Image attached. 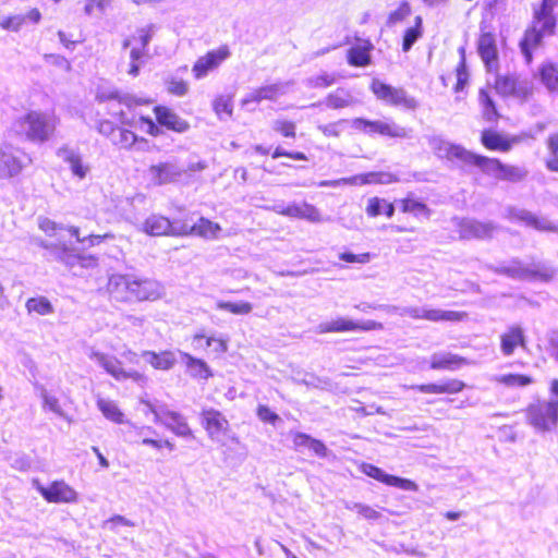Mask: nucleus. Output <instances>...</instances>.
Segmentation results:
<instances>
[{"label": "nucleus", "mask_w": 558, "mask_h": 558, "mask_svg": "<svg viewBox=\"0 0 558 558\" xmlns=\"http://www.w3.org/2000/svg\"><path fill=\"white\" fill-rule=\"evenodd\" d=\"M554 5L549 0H543L539 9L534 12L533 25L526 31L524 39L521 43V48L527 61L531 60V47H536L541 44L543 37L554 34L556 27V19L553 15Z\"/></svg>", "instance_id": "39448f33"}, {"label": "nucleus", "mask_w": 558, "mask_h": 558, "mask_svg": "<svg viewBox=\"0 0 558 558\" xmlns=\"http://www.w3.org/2000/svg\"><path fill=\"white\" fill-rule=\"evenodd\" d=\"M31 161V157L22 150L0 148V174H17Z\"/></svg>", "instance_id": "2eb2a0df"}, {"label": "nucleus", "mask_w": 558, "mask_h": 558, "mask_svg": "<svg viewBox=\"0 0 558 558\" xmlns=\"http://www.w3.org/2000/svg\"><path fill=\"white\" fill-rule=\"evenodd\" d=\"M478 52L488 71H493L497 64V48L492 34H483L478 40Z\"/></svg>", "instance_id": "b1692460"}, {"label": "nucleus", "mask_w": 558, "mask_h": 558, "mask_svg": "<svg viewBox=\"0 0 558 558\" xmlns=\"http://www.w3.org/2000/svg\"><path fill=\"white\" fill-rule=\"evenodd\" d=\"M463 380L451 378L440 384L429 383L413 386L415 391L428 395H457L465 389Z\"/></svg>", "instance_id": "6ab92c4d"}, {"label": "nucleus", "mask_w": 558, "mask_h": 558, "mask_svg": "<svg viewBox=\"0 0 558 558\" xmlns=\"http://www.w3.org/2000/svg\"><path fill=\"white\" fill-rule=\"evenodd\" d=\"M201 424L210 439L219 440L230 432V423L222 412L214 408H204Z\"/></svg>", "instance_id": "9d476101"}, {"label": "nucleus", "mask_w": 558, "mask_h": 558, "mask_svg": "<svg viewBox=\"0 0 558 558\" xmlns=\"http://www.w3.org/2000/svg\"><path fill=\"white\" fill-rule=\"evenodd\" d=\"M216 307L233 315H247L252 312L253 305L250 302L218 301Z\"/></svg>", "instance_id": "ea45409f"}, {"label": "nucleus", "mask_w": 558, "mask_h": 558, "mask_svg": "<svg viewBox=\"0 0 558 558\" xmlns=\"http://www.w3.org/2000/svg\"><path fill=\"white\" fill-rule=\"evenodd\" d=\"M548 149L551 155L547 161L548 169L558 172V133L549 136Z\"/></svg>", "instance_id": "864d4df0"}, {"label": "nucleus", "mask_w": 558, "mask_h": 558, "mask_svg": "<svg viewBox=\"0 0 558 558\" xmlns=\"http://www.w3.org/2000/svg\"><path fill=\"white\" fill-rule=\"evenodd\" d=\"M56 236V240L50 242L37 240V244L50 252L56 260L63 263L66 266H73L75 263L85 265V262L87 260L93 263L96 262V258L92 255L85 256L80 254L75 246L71 242L65 241L60 233Z\"/></svg>", "instance_id": "0eeeda50"}, {"label": "nucleus", "mask_w": 558, "mask_h": 558, "mask_svg": "<svg viewBox=\"0 0 558 558\" xmlns=\"http://www.w3.org/2000/svg\"><path fill=\"white\" fill-rule=\"evenodd\" d=\"M372 90L376 97L389 105L402 106L405 109L414 110L418 107V102L411 97L402 88H395L378 80L373 81Z\"/></svg>", "instance_id": "1a4fd4ad"}, {"label": "nucleus", "mask_w": 558, "mask_h": 558, "mask_svg": "<svg viewBox=\"0 0 558 558\" xmlns=\"http://www.w3.org/2000/svg\"><path fill=\"white\" fill-rule=\"evenodd\" d=\"M100 100L105 99H117L120 104H123L128 107H132L133 105L146 104L147 101L136 100L133 96L130 95H120L118 92H111L109 94L101 93L98 95Z\"/></svg>", "instance_id": "5fc2aeb1"}, {"label": "nucleus", "mask_w": 558, "mask_h": 558, "mask_svg": "<svg viewBox=\"0 0 558 558\" xmlns=\"http://www.w3.org/2000/svg\"><path fill=\"white\" fill-rule=\"evenodd\" d=\"M140 121L142 123V129L145 130L148 134L157 136L160 133L159 128L155 124L153 119L148 117H141Z\"/></svg>", "instance_id": "774afa93"}, {"label": "nucleus", "mask_w": 558, "mask_h": 558, "mask_svg": "<svg viewBox=\"0 0 558 558\" xmlns=\"http://www.w3.org/2000/svg\"><path fill=\"white\" fill-rule=\"evenodd\" d=\"M371 57L368 48L365 46H355L348 50V62L354 66H365L369 63Z\"/></svg>", "instance_id": "79ce46f5"}, {"label": "nucleus", "mask_w": 558, "mask_h": 558, "mask_svg": "<svg viewBox=\"0 0 558 558\" xmlns=\"http://www.w3.org/2000/svg\"><path fill=\"white\" fill-rule=\"evenodd\" d=\"M163 422L168 429L180 437L193 438V430L190 428L185 417L178 412H167L163 414Z\"/></svg>", "instance_id": "a878e982"}, {"label": "nucleus", "mask_w": 558, "mask_h": 558, "mask_svg": "<svg viewBox=\"0 0 558 558\" xmlns=\"http://www.w3.org/2000/svg\"><path fill=\"white\" fill-rule=\"evenodd\" d=\"M112 137L122 147H130L136 141V135L132 131L120 128L112 130Z\"/></svg>", "instance_id": "603ef678"}, {"label": "nucleus", "mask_w": 558, "mask_h": 558, "mask_svg": "<svg viewBox=\"0 0 558 558\" xmlns=\"http://www.w3.org/2000/svg\"><path fill=\"white\" fill-rule=\"evenodd\" d=\"M339 259L348 264H367L372 259V254L368 252L360 254L342 252L339 254Z\"/></svg>", "instance_id": "6e6d98bb"}, {"label": "nucleus", "mask_w": 558, "mask_h": 558, "mask_svg": "<svg viewBox=\"0 0 558 558\" xmlns=\"http://www.w3.org/2000/svg\"><path fill=\"white\" fill-rule=\"evenodd\" d=\"M191 230L199 236L214 239L218 236L221 228L217 222L206 218H199L198 221L192 226Z\"/></svg>", "instance_id": "e433bc0d"}, {"label": "nucleus", "mask_w": 558, "mask_h": 558, "mask_svg": "<svg viewBox=\"0 0 558 558\" xmlns=\"http://www.w3.org/2000/svg\"><path fill=\"white\" fill-rule=\"evenodd\" d=\"M478 101L483 108L484 118L488 121L495 120L497 117V110L492 97L486 89H480Z\"/></svg>", "instance_id": "49530a36"}, {"label": "nucleus", "mask_w": 558, "mask_h": 558, "mask_svg": "<svg viewBox=\"0 0 558 558\" xmlns=\"http://www.w3.org/2000/svg\"><path fill=\"white\" fill-rule=\"evenodd\" d=\"M171 229L170 220L161 215H150L143 223L144 232L154 236L166 235Z\"/></svg>", "instance_id": "bb28decb"}, {"label": "nucleus", "mask_w": 558, "mask_h": 558, "mask_svg": "<svg viewBox=\"0 0 558 558\" xmlns=\"http://www.w3.org/2000/svg\"><path fill=\"white\" fill-rule=\"evenodd\" d=\"M478 101L483 108L484 118L488 121L495 120L497 117V110L492 97L486 89H480Z\"/></svg>", "instance_id": "a18cd8bd"}, {"label": "nucleus", "mask_w": 558, "mask_h": 558, "mask_svg": "<svg viewBox=\"0 0 558 558\" xmlns=\"http://www.w3.org/2000/svg\"><path fill=\"white\" fill-rule=\"evenodd\" d=\"M25 307L28 314L34 313L45 316L53 313V305L45 296L29 298L25 303Z\"/></svg>", "instance_id": "f704fd0d"}, {"label": "nucleus", "mask_w": 558, "mask_h": 558, "mask_svg": "<svg viewBox=\"0 0 558 558\" xmlns=\"http://www.w3.org/2000/svg\"><path fill=\"white\" fill-rule=\"evenodd\" d=\"M324 102L328 108L337 110L352 107L357 102V100L351 92L344 88H338L333 93L328 94Z\"/></svg>", "instance_id": "c756f323"}, {"label": "nucleus", "mask_w": 558, "mask_h": 558, "mask_svg": "<svg viewBox=\"0 0 558 558\" xmlns=\"http://www.w3.org/2000/svg\"><path fill=\"white\" fill-rule=\"evenodd\" d=\"M400 209L404 214H412L415 217L423 216L428 218L430 210L427 205L421 201L407 196L399 201Z\"/></svg>", "instance_id": "473e14b6"}, {"label": "nucleus", "mask_w": 558, "mask_h": 558, "mask_svg": "<svg viewBox=\"0 0 558 558\" xmlns=\"http://www.w3.org/2000/svg\"><path fill=\"white\" fill-rule=\"evenodd\" d=\"M469 364L470 361L461 355L451 353L433 354L429 361V368L434 371H457Z\"/></svg>", "instance_id": "5701e85b"}, {"label": "nucleus", "mask_w": 558, "mask_h": 558, "mask_svg": "<svg viewBox=\"0 0 558 558\" xmlns=\"http://www.w3.org/2000/svg\"><path fill=\"white\" fill-rule=\"evenodd\" d=\"M97 407L106 418L117 424L123 423L124 415L113 401L99 399L97 400Z\"/></svg>", "instance_id": "4c0bfd02"}, {"label": "nucleus", "mask_w": 558, "mask_h": 558, "mask_svg": "<svg viewBox=\"0 0 558 558\" xmlns=\"http://www.w3.org/2000/svg\"><path fill=\"white\" fill-rule=\"evenodd\" d=\"M497 93L509 96L517 94V80L512 76H498L495 82Z\"/></svg>", "instance_id": "3c124183"}, {"label": "nucleus", "mask_w": 558, "mask_h": 558, "mask_svg": "<svg viewBox=\"0 0 558 558\" xmlns=\"http://www.w3.org/2000/svg\"><path fill=\"white\" fill-rule=\"evenodd\" d=\"M256 415L262 422L269 423L272 425H275L279 421V415L264 404H259L256 408Z\"/></svg>", "instance_id": "bf43d9fd"}, {"label": "nucleus", "mask_w": 558, "mask_h": 558, "mask_svg": "<svg viewBox=\"0 0 558 558\" xmlns=\"http://www.w3.org/2000/svg\"><path fill=\"white\" fill-rule=\"evenodd\" d=\"M59 119L52 113L41 110H29L17 117L11 125V131L33 143H45L52 138Z\"/></svg>", "instance_id": "7ed1b4c3"}, {"label": "nucleus", "mask_w": 558, "mask_h": 558, "mask_svg": "<svg viewBox=\"0 0 558 558\" xmlns=\"http://www.w3.org/2000/svg\"><path fill=\"white\" fill-rule=\"evenodd\" d=\"M384 201L378 197H372L368 199L367 206H366V214L369 217H376L381 214Z\"/></svg>", "instance_id": "338daca9"}, {"label": "nucleus", "mask_w": 558, "mask_h": 558, "mask_svg": "<svg viewBox=\"0 0 558 558\" xmlns=\"http://www.w3.org/2000/svg\"><path fill=\"white\" fill-rule=\"evenodd\" d=\"M214 110L222 119V114L230 117L232 114V101L230 97L220 96L214 101Z\"/></svg>", "instance_id": "4d7b16f0"}, {"label": "nucleus", "mask_w": 558, "mask_h": 558, "mask_svg": "<svg viewBox=\"0 0 558 558\" xmlns=\"http://www.w3.org/2000/svg\"><path fill=\"white\" fill-rule=\"evenodd\" d=\"M500 351L505 356H511L519 349H526V338L524 330L519 325L508 327L499 336Z\"/></svg>", "instance_id": "f3484780"}, {"label": "nucleus", "mask_w": 558, "mask_h": 558, "mask_svg": "<svg viewBox=\"0 0 558 558\" xmlns=\"http://www.w3.org/2000/svg\"><path fill=\"white\" fill-rule=\"evenodd\" d=\"M37 490L50 504H73L78 500L76 490L63 480L53 481L48 486L38 485Z\"/></svg>", "instance_id": "9b49d317"}, {"label": "nucleus", "mask_w": 558, "mask_h": 558, "mask_svg": "<svg viewBox=\"0 0 558 558\" xmlns=\"http://www.w3.org/2000/svg\"><path fill=\"white\" fill-rule=\"evenodd\" d=\"M39 229L44 231L48 236L53 238L59 234V232L64 231L65 229L62 226L57 225L54 221L49 218L39 219Z\"/></svg>", "instance_id": "13d9d810"}, {"label": "nucleus", "mask_w": 558, "mask_h": 558, "mask_svg": "<svg viewBox=\"0 0 558 558\" xmlns=\"http://www.w3.org/2000/svg\"><path fill=\"white\" fill-rule=\"evenodd\" d=\"M497 383L508 388H522L534 383V378L527 374L509 373L497 378Z\"/></svg>", "instance_id": "72a5a7b5"}, {"label": "nucleus", "mask_w": 558, "mask_h": 558, "mask_svg": "<svg viewBox=\"0 0 558 558\" xmlns=\"http://www.w3.org/2000/svg\"><path fill=\"white\" fill-rule=\"evenodd\" d=\"M90 357L116 380H132L134 383H144L146 377L143 373L128 367L138 363V355L132 350H126L121 354L122 360L104 352H93Z\"/></svg>", "instance_id": "20e7f679"}, {"label": "nucleus", "mask_w": 558, "mask_h": 558, "mask_svg": "<svg viewBox=\"0 0 558 558\" xmlns=\"http://www.w3.org/2000/svg\"><path fill=\"white\" fill-rule=\"evenodd\" d=\"M292 85L293 82L288 81L258 87L247 94L242 100V104L247 105L250 102H260L262 100H277L280 96L286 95Z\"/></svg>", "instance_id": "dca6fc26"}, {"label": "nucleus", "mask_w": 558, "mask_h": 558, "mask_svg": "<svg viewBox=\"0 0 558 558\" xmlns=\"http://www.w3.org/2000/svg\"><path fill=\"white\" fill-rule=\"evenodd\" d=\"M422 19L421 16L415 17V26L410 27L405 31L403 43H402V49L403 51H409L414 43L422 36Z\"/></svg>", "instance_id": "de8ad7c7"}, {"label": "nucleus", "mask_w": 558, "mask_h": 558, "mask_svg": "<svg viewBox=\"0 0 558 558\" xmlns=\"http://www.w3.org/2000/svg\"><path fill=\"white\" fill-rule=\"evenodd\" d=\"M539 80L550 93H558V68L553 63H545L539 68Z\"/></svg>", "instance_id": "2f4dec72"}, {"label": "nucleus", "mask_w": 558, "mask_h": 558, "mask_svg": "<svg viewBox=\"0 0 558 558\" xmlns=\"http://www.w3.org/2000/svg\"><path fill=\"white\" fill-rule=\"evenodd\" d=\"M57 157L69 166V170L73 174H86L90 171L89 166L83 161L80 153L70 146L60 147L57 150Z\"/></svg>", "instance_id": "4be33fe9"}, {"label": "nucleus", "mask_w": 558, "mask_h": 558, "mask_svg": "<svg viewBox=\"0 0 558 558\" xmlns=\"http://www.w3.org/2000/svg\"><path fill=\"white\" fill-rule=\"evenodd\" d=\"M144 355L147 357L148 363L155 369L168 371L171 369L177 363L175 355L170 350H163L160 352L145 351Z\"/></svg>", "instance_id": "c85d7f7f"}, {"label": "nucleus", "mask_w": 558, "mask_h": 558, "mask_svg": "<svg viewBox=\"0 0 558 558\" xmlns=\"http://www.w3.org/2000/svg\"><path fill=\"white\" fill-rule=\"evenodd\" d=\"M353 509L356 513L366 520H377L380 517L379 511L364 504H354Z\"/></svg>", "instance_id": "e2e57ef3"}, {"label": "nucleus", "mask_w": 558, "mask_h": 558, "mask_svg": "<svg viewBox=\"0 0 558 558\" xmlns=\"http://www.w3.org/2000/svg\"><path fill=\"white\" fill-rule=\"evenodd\" d=\"M182 357L189 374L193 378L207 380L213 377L210 367L203 359L195 357L190 353H183Z\"/></svg>", "instance_id": "393cba45"}, {"label": "nucleus", "mask_w": 558, "mask_h": 558, "mask_svg": "<svg viewBox=\"0 0 558 558\" xmlns=\"http://www.w3.org/2000/svg\"><path fill=\"white\" fill-rule=\"evenodd\" d=\"M518 219L523 221L526 226H530L538 231L553 232L557 231V227L547 221L546 219L538 218L529 211H521L518 215Z\"/></svg>", "instance_id": "c9c22d12"}, {"label": "nucleus", "mask_w": 558, "mask_h": 558, "mask_svg": "<svg viewBox=\"0 0 558 558\" xmlns=\"http://www.w3.org/2000/svg\"><path fill=\"white\" fill-rule=\"evenodd\" d=\"M158 123L178 133H183L189 130L190 124L179 117L173 110L157 106L154 109Z\"/></svg>", "instance_id": "aec40b11"}, {"label": "nucleus", "mask_w": 558, "mask_h": 558, "mask_svg": "<svg viewBox=\"0 0 558 558\" xmlns=\"http://www.w3.org/2000/svg\"><path fill=\"white\" fill-rule=\"evenodd\" d=\"M482 143L489 149L508 150L510 145L496 132L484 131L482 134Z\"/></svg>", "instance_id": "37998d69"}, {"label": "nucleus", "mask_w": 558, "mask_h": 558, "mask_svg": "<svg viewBox=\"0 0 558 558\" xmlns=\"http://www.w3.org/2000/svg\"><path fill=\"white\" fill-rule=\"evenodd\" d=\"M495 227L490 222L472 221L465 227L469 236L484 239L492 236Z\"/></svg>", "instance_id": "a19ab883"}, {"label": "nucleus", "mask_w": 558, "mask_h": 558, "mask_svg": "<svg viewBox=\"0 0 558 558\" xmlns=\"http://www.w3.org/2000/svg\"><path fill=\"white\" fill-rule=\"evenodd\" d=\"M337 81L332 73L323 72L318 75L306 78L305 85L310 88H325L331 86Z\"/></svg>", "instance_id": "09e8293b"}, {"label": "nucleus", "mask_w": 558, "mask_h": 558, "mask_svg": "<svg viewBox=\"0 0 558 558\" xmlns=\"http://www.w3.org/2000/svg\"><path fill=\"white\" fill-rule=\"evenodd\" d=\"M109 298L119 303L151 302L161 296L160 284L130 275H111L106 284Z\"/></svg>", "instance_id": "f03ea898"}, {"label": "nucleus", "mask_w": 558, "mask_h": 558, "mask_svg": "<svg viewBox=\"0 0 558 558\" xmlns=\"http://www.w3.org/2000/svg\"><path fill=\"white\" fill-rule=\"evenodd\" d=\"M428 144L433 153L440 159L460 169H477L485 174H497L501 165L496 159L478 156L459 144L451 143L441 136H432Z\"/></svg>", "instance_id": "f257e3e1"}, {"label": "nucleus", "mask_w": 558, "mask_h": 558, "mask_svg": "<svg viewBox=\"0 0 558 558\" xmlns=\"http://www.w3.org/2000/svg\"><path fill=\"white\" fill-rule=\"evenodd\" d=\"M25 17L23 15H14L10 17H0V26L4 29L17 32L24 24Z\"/></svg>", "instance_id": "680f3d73"}, {"label": "nucleus", "mask_w": 558, "mask_h": 558, "mask_svg": "<svg viewBox=\"0 0 558 558\" xmlns=\"http://www.w3.org/2000/svg\"><path fill=\"white\" fill-rule=\"evenodd\" d=\"M146 50L138 46L132 47L130 51V64L128 69V74L132 76H137L140 73L141 65L144 63V58L146 56Z\"/></svg>", "instance_id": "c03bdc74"}, {"label": "nucleus", "mask_w": 558, "mask_h": 558, "mask_svg": "<svg viewBox=\"0 0 558 558\" xmlns=\"http://www.w3.org/2000/svg\"><path fill=\"white\" fill-rule=\"evenodd\" d=\"M292 444L295 449L310 448L315 454L325 457L327 448L322 440L312 438L310 435L301 432L292 434Z\"/></svg>", "instance_id": "cd10ccee"}, {"label": "nucleus", "mask_w": 558, "mask_h": 558, "mask_svg": "<svg viewBox=\"0 0 558 558\" xmlns=\"http://www.w3.org/2000/svg\"><path fill=\"white\" fill-rule=\"evenodd\" d=\"M412 317L415 319H425L428 322H461L468 317L465 312H457V311H440V310H423L417 311L414 310L412 312Z\"/></svg>", "instance_id": "412c9836"}, {"label": "nucleus", "mask_w": 558, "mask_h": 558, "mask_svg": "<svg viewBox=\"0 0 558 558\" xmlns=\"http://www.w3.org/2000/svg\"><path fill=\"white\" fill-rule=\"evenodd\" d=\"M527 425L536 432L546 433L558 426V399H536L523 410Z\"/></svg>", "instance_id": "423d86ee"}, {"label": "nucleus", "mask_w": 558, "mask_h": 558, "mask_svg": "<svg viewBox=\"0 0 558 558\" xmlns=\"http://www.w3.org/2000/svg\"><path fill=\"white\" fill-rule=\"evenodd\" d=\"M345 125H350V120L340 119L336 122H331L328 124H319L317 129L326 136V137H339Z\"/></svg>", "instance_id": "8fccbe9b"}, {"label": "nucleus", "mask_w": 558, "mask_h": 558, "mask_svg": "<svg viewBox=\"0 0 558 558\" xmlns=\"http://www.w3.org/2000/svg\"><path fill=\"white\" fill-rule=\"evenodd\" d=\"M168 92L175 96H184L189 92V85L182 80H171L168 82Z\"/></svg>", "instance_id": "0e129e2a"}, {"label": "nucleus", "mask_w": 558, "mask_h": 558, "mask_svg": "<svg viewBox=\"0 0 558 558\" xmlns=\"http://www.w3.org/2000/svg\"><path fill=\"white\" fill-rule=\"evenodd\" d=\"M272 129L276 132L281 133L286 137L295 136V124L287 120H276L272 124Z\"/></svg>", "instance_id": "052dcab7"}, {"label": "nucleus", "mask_w": 558, "mask_h": 558, "mask_svg": "<svg viewBox=\"0 0 558 558\" xmlns=\"http://www.w3.org/2000/svg\"><path fill=\"white\" fill-rule=\"evenodd\" d=\"M229 56V48L227 46H221L218 49L211 50L205 56L198 58L192 69L195 78L201 80L205 77L210 71H214L225 60H227Z\"/></svg>", "instance_id": "4468645a"}, {"label": "nucleus", "mask_w": 558, "mask_h": 558, "mask_svg": "<svg viewBox=\"0 0 558 558\" xmlns=\"http://www.w3.org/2000/svg\"><path fill=\"white\" fill-rule=\"evenodd\" d=\"M194 342L204 341L206 347L214 345V351L217 354H223L228 351V340L221 337L206 336L204 332H195L192 336Z\"/></svg>", "instance_id": "58836bf2"}, {"label": "nucleus", "mask_w": 558, "mask_h": 558, "mask_svg": "<svg viewBox=\"0 0 558 558\" xmlns=\"http://www.w3.org/2000/svg\"><path fill=\"white\" fill-rule=\"evenodd\" d=\"M66 231L70 233L72 238L76 240V242L86 244L88 247L97 246L106 240H113L116 238L112 232L81 236L80 228L74 226L68 227Z\"/></svg>", "instance_id": "7c9ffc66"}, {"label": "nucleus", "mask_w": 558, "mask_h": 558, "mask_svg": "<svg viewBox=\"0 0 558 558\" xmlns=\"http://www.w3.org/2000/svg\"><path fill=\"white\" fill-rule=\"evenodd\" d=\"M144 445L151 446L157 450L167 449L168 451H172L174 449L173 442L168 439H153V438H144L142 441Z\"/></svg>", "instance_id": "69168bd1"}, {"label": "nucleus", "mask_w": 558, "mask_h": 558, "mask_svg": "<svg viewBox=\"0 0 558 558\" xmlns=\"http://www.w3.org/2000/svg\"><path fill=\"white\" fill-rule=\"evenodd\" d=\"M383 329V324L375 320L355 323L351 319L337 318L331 322L322 323L318 326L320 333L348 332V331H371Z\"/></svg>", "instance_id": "f8f14e48"}, {"label": "nucleus", "mask_w": 558, "mask_h": 558, "mask_svg": "<svg viewBox=\"0 0 558 558\" xmlns=\"http://www.w3.org/2000/svg\"><path fill=\"white\" fill-rule=\"evenodd\" d=\"M272 210L278 215L289 218L305 219L311 222L322 220L320 214L316 207L305 202L301 204L293 203L287 206H275Z\"/></svg>", "instance_id": "a211bd4d"}, {"label": "nucleus", "mask_w": 558, "mask_h": 558, "mask_svg": "<svg viewBox=\"0 0 558 558\" xmlns=\"http://www.w3.org/2000/svg\"><path fill=\"white\" fill-rule=\"evenodd\" d=\"M350 126L357 132H362L371 136L379 134L393 138L408 137V131L405 128L388 120L371 121L363 118H354L350 120Z\"/></svg>", "instance_id": "6e6552de"}, {"label": "nucleus", "mask_w": 558, "mask_h": 558, "mask_svg": "<svg viewBox=\"0 0 558 558\" xmlns=\"http://www.w3.org/2000/svg\"><path fill=\"white\" fill-rule=\"evenodd\" d=\"M360 470L367 476L387 485L401 488L403 490L416 492L418 486L415 482L402 478L396 475L386 474L380 468L371 464L362 463Z\"/></svg>", "instance_id": "ddd939ff"}]
</instances>
